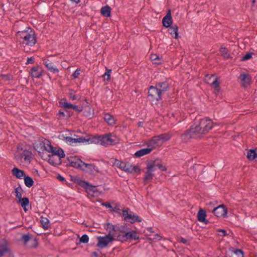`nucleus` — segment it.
Returning a JSON list of instances; mask_svg holds the SVG:
<instances>
[{
    "mask_svg": "<svg viewBox=\"0 0 257 257\" xmlns=\"http://www.w3.org/2000/svg\"><path fill=\"white\" fill-rule=\"evenodd\" d=\"M57 178L61 182L65 181V179L59 174L57 176Z\"/></svg>",
    "mask_w": 257,
    "mask_h": 257,
    "instance_id": "64",
    "label": "nucleus"
},
{
    "mask_svg": "<svg viewBox=\"0 0 257 257\" xmlns=\"http://www.w3.org/2000/svg\"><path fill=\"white\" fill-rule=\"evenodd\" d=\"M77 183L82 187L86 189L88 193L90 192L95 193L97 191V187L93 186L89 183L81 180H78Z\"/></svg>",
    "mask_w": 257,
    "mask_h": 257,
    "instance_id": "16",
    "label": "nucleus"
},
{
    "mask_svg": "<svg viewBox=\"0 0 257 257\" xmlns=\"http://www.w3.org/2000/svg\"><path fill=\"white\" fill-rule=\"evenodd\" d=\"M163 94L156 86H151L148 91L149 99L152 101H158L162 99Z\"/></svg>",
    "mask_w": 257,
    "mask_h": 257,
    "instance_id": "5",
    "label": "nucleus"
},
{
    "mask_svg": "<svg viewBox=\"0 0 257 257\" xmlns=\"http://www.w3.org/2000/svg\"><path fill=\"white\" fill-rule=\"evenodd\" d=\"M101 15L105 17L110 16L111 8L108 6H106L101 8L100 10Z\"/></svg>",
    "mask_w": 257,
    "mask_h": 257,
    "instance_id": "35",
    "label": "nucleus"
},
{
    "mask_svg": "<svg viewBox=\"0 0 257 257\" xmlns=\"http://www.w3.org/2000/svg\"><path fill=\"white\" fill-rule=\"evenodd\" d=\"M64 140L67 143L69 144V145H72L75 143V138H73L70 137H64Z\"/></svg>",
    "mask_w": 257,
    "mask_h": 257,
    "instance_id": "53",
    "label": "nucleus"
},
{
    "mask_svg": "<svg viewBox=\"0 0 257 257\" xmlns=\"http://www.w3.org/2000/svg\"><path fill=\"white\" fill-rule=\"evenodd\" d=\"M170 34L172 37L175 39H177L178 37V27L177 25H173L170 26V27L168 28Z\"/></svg>",
    "mask_w": 257,
    "mask_h": 257,
    "instance_id": "32",
    "label": "nucleus"
},
{
    "mask_svg": "<svg viewBox=\"0 0 257 257\" xmlns=\"http://www.w3.org/2000/svg\"><path fill=\"white\" fill-rule=\"evenodd\" d=\"M162 23L163 26L167 28L170 27V26L172 25L173 19L170 10L167 12L166 15L163 18Z\"/></svg>",
    "mask_w": 257,
    "mask_h": 257,
    "instance_id": "18",
    "label": "nucleus"
},
{
    "mask_svg": "<svg viewBox=\"0 0 257 257\" xmlns=\"http://www.w3.org/2000/svg\"><path fill=\"white\" fill-rule=\"evenodd\" d=\"M16 36L20 43L23 45L32 47L37 42L35 31L29 27L25 30L18 31Z\"/></svg>",
    "mask_w": 257,
    "mask_h": 257,
    "instance_id": "2",
    "label": "nucleus"
},
{
    "mask_svg": "<svg viewBox=\"0 0 257 257\" xmlns=\"http://www.w3.org/2000/svg\"><path fill=\"white\" fill-rule=\"evenodd\" d=\"M114 236L111 234V231L109 230L108 234L104 236L98 237V242L97 246L100 248L106 247L108 244L114 240Z\"/></svg>",
    "mask_w": 257,
    "mask_h": 257,
    "instance_id": "6",
    "label": "nucleus"
},
{
    "mask_svg": "<svg viewBox=\"0 0 257 257\" xmlns=\"http://www.w3.org/2000/svg\"><path fill=\"white\" fill-rule=\"evenodd\" d=\"M21 151H22V152H19L20 156L19 158L21 160L24 159V162L28 161L30 163L32 153L27 149L23 150L22 148Z\"/></svg>",
    "mask_w": 257,
    "mask_h": 257,
    "instance_id": "21",
    "label": "nucleus"
},
{
    "mask_svg": "<svg viewBox=\"0 0 257 257\" xmlns=\"http://www.w3.org/2000/svg\"><path fill=\"white\" fill-rule=\"evenodd\" d=\"M43 73V70L41 66L37 65L33 67L30 72L29 74L32 78H39Z\"/></svg>",
    "mask_w": 257,
    "mask_h": 257,
    "instance_id": "14",
    "label": "nucleus"
},
{
    "mask_svg": "<svg viewBox=\"0 0 257 257\" xmlns=\"http://www.w3.org/2000/svg\"><path fill=\"white\" fill-rule=\"evenodd\" d=\"M19 203H21L22 207L24 209L25 211L28 210L27 207L28 206L29 204V199L27 197H23L19 200Z\"/></svg>",
    "mask_w": 257,
    "mask_h": 257,
    "instance_id": "33",
    "label": "nucleus"
},
{
    "mask_svg": "<svg viewBox=\"0 0 257 257\" xmlns=\"http://www.w3.org/2000/svg\"><path fill=\"white\" fill-rule=\"evenodd\" d=\"M71 106L69 107V108H72L77 112H80L82 111V107H79L77 105H73L72 104H71Z\"/></svg>",
    "mask_w": 257,
    "mask_h": 257,
    "instance_id": "56",
    "label": "nucleus"
},
{
    "mask_svg": "<svg viewBox=\"0 0 257 257\" xmlns=\"http://www.w3.org/2000/svg\"><path fill=\"white\" fill-rule=\"evenodd\" d=\"M127 163L128 162H123L117 159H115L114 160L113 164L114 166H116L117 167L124 171V169L126 168V164H127Z\"/></svg>",
    "mask_w": 257,
    "mask_h": 257,
    "instance_id": "37",
    "label": "nucleus"
},
{
    "mask_svg": "<svg viewBox=\"0 0 257 257\" xmlns=\"http://www.w3.org/2000/svg\"><path fill=\"white\" fill-rule=\"evenodd\" d=\"M243 252L241 249H235L231 251V255L229 257H243ZM226 257H227V256Z\"/></svg>",
    "mask_w": 257,
    "mask_h": 257,
    "instance_id": "36",
    "label": "nucleus"
},
{
    "mask_svg": "<svg viewBox=\"0 0 257 257\" xmlns=\"http://www.w3.org/2000/svg\"><path fill=\"white\" fill-rule=\"evenodd\" d=\"M87 138H88L89 139L87 141L89 144H97L100 143V136L99 135H96L92 137L88 136Z\"/></svg>",
    "mask_w": 257,
    "mask_h": 257,
    "instance_id": "39",
    "label": "nucleus"
},
{
    "mask_svg": "<svg viewBox=\"0 0 257 257\" xmlns=\"http://www.w3.org/2000/svg\"><path fill=\"white\" fill-rule=\"evenodd\" d=\"M155 86L156 88L161 91L163 95L169 91L170 88V84L169 82V80L167 78H165L161 81L156 82Z\"/></svg>",
    "mask_w": 257,
    "mask_h": 257,
    "instance_id": "8",
    "label": "nucleus"
},
{
    "mask_svg": "<svg viewBox=\"0 0 257 257\" xmlns=\"http://www.w3.org/2000/svg\"><path fill=\"white\" fill-rule=\"evenodd\" d=\"M218 78L215 77L214 75H211L209 77V80L211 81V84L213 86L215 90L217 91L220 90L219 82L218 81Z\"/></svg>",
    "mask_w": 257,
    "mask_h": 257,
    "instance_id": "29",
    "label": "nucleus"
},
{
    "mask_svg": "<svg viewBox=\"0 0 257 257\" xmlns=\"http://www.w3.org/2000/svg\"><path fill=\"white\" fill-rule=\"evenodd\" d=\"M157 55L156 54H152L151 55L150 58L152 61H156Z\"/></svg>",
    "mask_w": 257,
    "mask_h": 257,
    "instance_id": "62",
    "label": "nucleus"
},
{
    "mask_svg": "<svg viewBox=\"0 0 257 257\" xmlns=\"http://www.w3.org/2000/svg\"><path fill=\"white\" fill-rule=\"evenodd\" d=\"M214 125L212 119L204 117L199 120L195 119L192 126L196 133L197 138H201L203 135L207 134Z\"/></svg>",
    "mask_w": 257,
    "mask_h": 257,
    "instance_id": "1",
    "label": "nucleus"
},
{
    "mask_svg": "<svg viewBox=\"0 0 257 257\" xmlns=\"http://www.w3.org/2000/svg\"><path fill=\"white\" fill-rule=\"evenodd\" d=\"M112 235L114 236V240L120 241L121 242L125 241V232H111Z\"/></svg>",
    "mask_w": 257,
    "mask_h": 257,
    "instance_id": "26",
    "label": "nucleus"
},
{
    "mask_svg": "<svg viewBox=\"0 0 257 257\" xmlns=\"http://www.w3.org/2000/svg\"><path fill=\"white\" fill-rule=\"evenodd\" d=\"M80 69H77L75 71V72L73 73V74H72V76L74 78H77L78 77V76L80 75Z\"/></svg>",
    "mask_w": 257,
    "mask_h": 257,
    "instance_id": "57",
    "label": "nucleus"
},
{
    "mask_svg": "<svg viewBox=\"0 0 257 257\" xmlns=\"http://www.w3.org/2000/svg\"><path fill=\"white\" fill-rule=\"evenodd\" d=\"M112 211L115 212L116 213L120 214V209L118 208L117 206H115L114 208H112Z\"/></svg>",
    "mask_w": 257,
    "mask_h": 257,
    "instance_id": "60",
    "label": "nucleus"
},
{
    "mask_svg": "<svg viewBox=\"0 0 257 257\" xmlns=\"http://www.w3.org/2000/svg\"><path fill=\"white\" fill-rule=\"evenodd\" d=\"M111 72V69H106V72L104 73V74L103 75V77L104 78V80H107V81L110 80V73Z\"/></svg>",
    "mask_w": 257,
    "mask_h": 257,
    "instance_id": "50",
    "label": "nucleus"
},
{
    "mask_svg": "<svg viewBox=\"0 0 257 257\" xmlns=\"http://www.w3.org/2000/svg\"><path fill=\"white\" fill-rule=\"evenodd\" d=\"M206 212L203 209H200L197 213V219L199 222H203L205 224L209 223V221L206 219Z\"/></svg>",
    "mask_w": 257,
    "mask_h": 257,
    "instance_id": "23",
    "label": "nucleus"
},
{
    "mask_svg": "<svg viewBox=\"0 0 257 257\" xmlns=\"http://www.w3.org/2000/svg\"><path fill=\"white\" fill-rule=\"evenodd\" d=\"M104 119L109 125H112L115 123V120L113 115L109 113H105L104 114Z\"/></svg>",
    "mask_w": 257,
    "mask_h": 257,
    "instance_id": "34",
    "label": "nucleus"
},
{
    "mask_svg": "<svg viewBox=\"0 0 257 257\" xmlns=\"http://www.w3.org/2000/svg\"><path fill=\"white\" fill-rule=\"evenodd\" d=\"M52 155L57 156L58 157L64 158L65 156V153L63 150L60 148H57L53 147L51 152Z\"/></svg>",
    "mask_w": 257,
    "mask_h": 257,
    "instance_id": "31",
    "label": "nucleus"
},
{
    "mask_svg": "<svg viewBox=\"0 0 257 257\" xmlns=\"http://www.w3.org/2000/svg\"><path fill=\"white\" fill-rule=\"evenodd\" d=\"M10 251L6 243L0 244V257L3 256L7 252Z\"/></svg>",
    "mask_w": 257,
    "mask_h": 257,
    "instance_id": "38",
    "label": "nucleus"
},
{
    "mask_svg": "<svg viewBox=\"0 0 257 257\" xmlns=\"http://www.w3.org/2000/svg\"><path fill=\"white\" fill-rule=\"evenodd\" d=\"M69 166L75 168L81 169L82 164L84 163L77 156H70L67 158Z\"/></svg>",
    "mask_w": 257,
    "mask_h": 257,
    "instance_id": "11",
    "label": "nucleus"
},
{
    "mask_svg": "<svg viewBox=\"0 0 257 257\" xmlns=\"http://www.w3.org/2000/svg\"><path fill=\"white\" fill-rule=\"evenodd\" d=\"M43 63L48 70L53 73H57L59 72L58 69L54 67L53 63L49 59H44Z\"/></svg>",
    "mask_w": 257,
    "mask_h": 257,
    "instance_id": "25",
    "label": "nucleus"
},
{
    "mask_svg": "<svg viewBox=\"0 0 257 257\" xmlns=\"http://www.w3.org/2000/svg\"><path fill=\"white\" fill-rule=\"evenodd\" d=\"M21 240L23 242V244L26 245L29 241L33 240V243L31 245V248H36L38 246V241L36 238H33L32 235L28 233V234H24L22 235Z\"/></svg>",
    "mask_w": 257,
    "mask_h": 257,
    "instance_id": "13",
    "label": "nucleus"
},
{
    "mask_svg": "<svg viewBox=\"0 0 257 257\" xmlns=\"http://www.w3.org/2000/svg\"><path fill=\"white\" fill-rule=\"evenodd\" d=\"M227 212V208L224 204L215 207L212 210V213L217 217H226Z\"/></svg>",
    "mask_w": 257,
    "mask_h": 257,
    "instance_id": "9",
    "label": "nucleus"
},
{
    "mask_svg": "<svg viewBox=\"0 0 257 257\" xmlns=\"http://www.w3.org/2000/svg\"><path fill=\"white\" fill-rule=\"evenodd\" d=\"M75 91L73 89H69V97L72 100H75L77 99L78 97L75 94Z\"/></svg>",
    "mask_w": 257,
    "mask_h": 257,
    "instance_id": "49",
    "label": "nucleus"
},
{
    "mask_svg": "<svg viewBox=\"0 0 257 257\" xmlns=\"http://www.w3.org/2000/svg\"><path fill=\"white\" fill-rule=\"evenodd\" d=\"M71 104L68 103L66 99L65 98L62 99L60 102V106L64 108H69V107L71 106Z\"/></svg>",
    "mask_w": 257,
    "mask_h": 257,
    "instance_id": "46",
    "label": "nucleus"
},
{
    "mask_svg": "<svg viewBox=\"0 0 257 257\" xmlns=\"http://www.w3.org/2000/svg\"><path fill=\"white\" fill-rule=\"evenodd\" d=\"M253 54V53L252 52H247L244 56L242 57L241 61H245L250 59L252 57Z\"/></svg>",
    "mask_w": 257,
    "mask_h": 257,
    "instance_id": "52",
    "label": "nucleus"
},
{
    "mask_svg": "<svg viewBox=\"0 0 257 257\" xmlns=\"http://www.w3.org/2000/svg\"><path fill=\"white\" fill-rule=\"evenodd\" d=\"M35 147L37 148L36 150L39 149L40 151H38V152L39 156H41V150L51 153L54 147L51 145L49 140L42 138L36 143Z\"/></svg>",
    "mask_w": 257,
    "mask_h": 257,
    "instance_id": "3",
    "label": "nucleus"
},
{
    "mask_svg": "<svg viewBox=\"0 0 257 257\" xmlns=\"http://www.w3.org/2000/svg\"><path fill=\"white\" fill-rule=\"evenodd\" d=\"M180 138L183 142H187L191 139H198L192 125L189 129L186 130L184 133L180 135Z\"/></svg>",
    "mask_w": 257,
    "mask_h": 257,
    "instance_id": "7",
    "label": "nucleus"
},
{
    "mask_svg": "<svg viewBox=\"0 0 257 257\" xmlns=\"http://www.w3.org/2000/svg\"><path fill=\"white\" fill-rule=\"evenodd\" d=\"M220 52L224 58L228 59L230 57V55L228 53L227 50L225 47H221L220 48Z\"/></svg>",
    "mask_w": 257,
    "mask_h": 257,
    "instance_id": "47",
    "label": "nucleus"
},
{
    "mask_svg": "<svg viewBox=\"0 0 257 257\" xmlns=\"http://www.w3.org/2000/svg\"><path fill=\"white\" fill-rule=\"evenodd\" d=\"M239 78L240 79L242 86L244 88L247 87L251 80L250 76L248 74L242 73L240 74Z\"/></svg>",
    "mask_w": 257,
    "mask_h": 257,
    "instance_id": "19",
    "label": "nucleus"
},
{
    "mask_svg": "<svg viewBox=\"0 0 257 257\" xmlns=\"http://www.w3.org/2000/svg\"><path fill=\"white\" fill-rule=\"evenodd\" d=\"M149 165H151L153 166V169L155 171L156 167H158L161 171H164L167 170V168L163 166V165L161 163V161L159 159L155 160L154 161H151L147 163Z\"/></svg>",
    "mask_w": 257,
    "mask_h": 257,
    "instance_id": "24",
    "label": "nucleus"
},
{
    "mask_svg": "<svg viewBox=\"0 0 257 257\" xmlns=\"http://www.w3.org/2000/svg\"><path fill=\"white\" fill-rule=\"evenodd\" d=\"M124 171L131 174H135L136 173H140L141 172L140 169L138 166L133 165L128 162L126 164Z\"/></svg>",
    "mask_w": 257,
    "mask_h": 257,
    "instance_id": "22",
    "label": "nucleus"
},
{
    "mask_svg": "<svg viewBox=\"0 0 257 257\" xmlns=\"http://www.w3.org/2000/svg\"><path fill=\"white\" fill-rule=\"evenodd\" d=\"M106 226L107 229H109V231L111 230V232H115L116 231H118V230H120L119 227H117V226H114L110 223H107L106 224Z\"/></svg>",
    "mask_w": 257,
    "mask_h": 257,
    "instance_id": "45",
    "label": "nucleus"
},
{
    "mask_svg": "<svg viewBox=\"0 0 257 257\" xmlns=\"http://www.w3.org/2000/svg\"><path fill=\"white\" fill-rule=\"evenodd\" d=\"M41 223L44 229H48L50 227L49 220L47 218L42 217Z\"/></svg>",
    "mask_w": 257,
    "mask_h": 257,
    "instance_id": "44",
    "label": "nucleus"
},
{
    "mask_svg": "<svg viewBox=\"0 0 257 257\" xmlns=\"http://www.w3.org/2000/svg\"><path fill=\"white\" fill-rule=\"evenodd\" d=\"M139 239V235L138 234V233L136 231L132 230L131 231L125 232V241L127 240H137Z\"/></svg>",
    "mask_w": 257,
    "mask_h": 257,
    "instance_id": "28",
    "label": "nucleus"
},
{
    "mask_svg": "<svg viewBox=\"0 0 257 257\" xmlns=\"http://www.w3.org/2000/svg\"><path fill=\"white\" fill-rule=\"evenodd\" d=\"M24 179L25 184L27 187L30 188L33 186L34 185V181L31 177L28 176H25Z\"/></svg>",
    "mask_w": 257,
    "mask_h": 257,
    "instance_id": "40",
    "label": "nucleus"
},
{
    "mask_svg": "<svg viewBox=\"0 0 257 257\" xmlns=\"http://www.w3.org/2000/svg\"><path fill=\"white\" fill-rule=\"evenodd\" d=\"M115 143V140L112 138V135L110 134L100 136V144L102 146L106 147Z\"/></svg>",
    "mask_w": 257,
    "mask_h": 257,
    "instance_id": "10",
    "label": "nucleus"
},
{
    "mask_svg": "<svg viewBox=\"0 0 257 257\" xmlns=\"http://www.w3.org/2000/svg\"><path fill=\"white\" fill-rule=\"evenodd\" d=\"M44 157L45 156H41V158L43 160L47 159L48 163L53 166H56L59 165L61 163V159L62 158L58 157L57 156H55V155H53L52 154L48 155H47V156H46L47 158L46 159L44 158Z\"/></svg>",
    "mask_w": 257,
    "mask_h": 257,
    "instance_id": "15",
    "label": "nucleus"
},
{
    "mask_svg": "<svg viewBox=\"0 0 257 257\" xmlns=\"http://www.w3.org/2000/svg\"><path fill=\"white\" fill-rule=\"evenodd\" d=\"M160 141L161 140L159 135L155 136L148 141L147 143L148 147H150V148H152L153 150V149L159 146L160 144Z\"/></svg>",
    "mask_w": 257,
    "mask_h": 257,
    "instance_id": "20",
    "label": "nucleus"
},
{
    "mask_svg": "<svg viewBox=\"0 0 257 257\" xmlns=\"http://www.w3.org/2000/svg\"><path fill=\"white\" fill-rule=\"evenodd\" d=\"M74 137H76L75 138V143L87 142L88 140H89L88 138H87V136H86V137H78L77 135H75Z\"/></svg>",
    "mask_w": 257,
    "mask_h": 257,
    "instance_id": "43",
    "label": "nucleus"
},
{
    "mask_svg": "<svg viewBox=\"0 0 257 257\" xmlns=\"http://www.w3.org/2000/svg\"><path fill=\"white\" fill-rule=\"evenodd\" d=\"M146 169L147 171L145 172V176L143 180L145 184H147L150 182L153 179V177L154 176V174L153 173L154 170L153 169L152 166L147 164Z\"/></svg>",
    "mask_w": 257,
    "mask_h": 257,
    "instance_id": "17",
    "label": "nucleus"
},
{
    "mask_svg": "<svg viewBox=\"0 0 257 257\" xmlns=\"http://www.w3.org/2000/svg\"><path fill=\"white\" fill-rule=\"evenodd\" d=\"M179 241L180 242L183 244H186L187 243V240L181 236L179 237Z\"/></svg>",
    "mask_w": 257,
    "mask_h": 257,
    "instance_id": "59",
    "label": "nucleus"
},
{
    "mask_svg": "<svg viewBox=\"0 0 257 257\" xmlns=\"http://www.w3.org/2000/svg\"><path fill=\"white\" fill-rule=\"evenodd\" d=\"M102 205L104 206H105L106 208H112V206L111 205V204L109 203H103L102 204Z\"/></svg>",
    "mask_w": 257,
    "mask_h": 257,
    "instance_id": "63",
    "label": "nucleus"
},
{
    "mask_svg": "<svg viewBox=\"0 0 257 257\" xmlns=\"http://www.w3.org/2000/svg\"><path fill=\"white\" fill-rule=\"evenodd\" d=\"M218 231L219 232H221V235L222 236H225L227 235V232H226V231L224 229H220Z\"/></svg>",
    "mask_w": 257,
    "mask_h": 257,
    "instance_id": "61",
    "label": "nucleus"
},
{
    "mask_svg": "<svg viewBox=\"0 0 257 257\" xmlns=\"http://www.w3.org/2000/svg\"><path fill=\"white\" fill-rule=\"evenodd\" d=\"M122 212L124 220L127 222H129L133 224L136 222H140L142 221V219L139 217V216L136 215L134 212L130 211V209L128 208L123 210Z\"/></svg>",
    "mask_w": 257,
    "mask_h": 257,
    "instance_id": "4",
    "label": "nucleus"
},
{
    "mask_svg": "<svg viewBox=\"0 0 257 257\" xmlns=\"http://www.w3.org/2000/svg\"><path fill=\"white\" fill-rule=\"evenodd\" d=\"M1 77L2 78V79L5 81H8L13 80V76L10 74H2L1 75Z\"/></svg>",
    "mask_w": 257,
    "mask_h": 257,
    "instance_id": "48",
    "label": "nucleus"
},
{
    "mask_svg": "<svg viewBox=\"0 0 257 257\" xmlns=\"http://www.w3.org/2000/svg\"><path fill=\"white\" fill-rule=\"evenodd\" d=\"M59 118L66 117L67 118L70 117L71 116V114H70V112H67V114H65L63 111L59 110L58 113L57 114Z\"/></svg>",
    "mask_w": 257,
    "mask_h": 257,
    "instance_id": "54",
    "label": "nucleus"
},
{
    "mask_svg": "<svg viewBox=\"0 0 257 257\" xmlns=\"http://www.w3.org/2000/svg\"><path fill=\"white\" fill-rule=\"evenodd\" d=\"M152 151V148H150V147H148L147 148H143L137 151L135 154V156L136 158H140L145 155L149 154Z\"/></svg>",
    "mask_w": 257,
    "mask_h": 257,
    "instance_id": "27",
    "label": "nucleus"
},
{
    "mask_svg": "<svg viewBox=\"0 0 257 257\" xmlns=\"http://www.w3.org/2000/svg\"><path fill=\"white\" fill-rule=\"evenodd\" d=\"M12 174L18 179H22L25 176V172L17 167L14 168L12 170Z\"/></svg>",
    "mask_w": 257,
    "mask_h": 257,
    "instance_id": "30",
    "label": "nucleus"
},
{
    "mask_svg": "<svg viewBox=\"0 0 257 257\" xmlns=\"http://www.w3.org/2000/svg\"><path fill=\"white\" fill-rule=\"evenodd\" d=\"M35 62V59L33 57L28 58L26 64H33Z\"/></svg>",
    "mask_w": 257,
    "mask_h": 257,
    "instance_id": "58",
    "label": "nucleus"
},
{
    "mask_svg": "<svg viewBox=\"0 0 257 257\" xmlns=\"http://www.w3.org/2000/svg\"><path fill=\"white\" fill-rule=\"evenodd\" d=\"M22 189L21 187H17L15 189L16 197L20 200L22 198Z\"/></svg>",
    "mask_w": 257,
    "mask_h": 257,
    "instance_id": "51",
    "label": "nucleus"
},
{
    "mask_svg": "<svg viewBox=\"0 0 257 257\" xmlns=\"http://www.w3.org/2000/svg\"><path fill=\"white\" fill-rule=\"evenodd\" d=\"M247 158L249 160H253L257 158V153L254 150H250L247 152Z\"/></svg>",
    "mask_w": 257,
    "mask_h": 257,
    "instance_id": "42",
    "label": "nucleus"
},
{
    "mask_svg": "<svg viewBox=\"0 0 257 257\" xmlns=\"http://www.w3.org/2000/svg\"><path fill=\"white\" fill-rule=\"evenodd\" d=\"M159 136L161 141L162 140L163 142H166L170 140L172 137V135L169 133H166L160 134L159 135Z\"/></svg>",
    "mask_w": 257,
    "mask_h": 257,
    "instance_id": "41",
    "label": "nucleus"
},
{
    "mask_svg": "<svg viewBox=\"0 0 257 257\" xmlns=\"http://www.w3.org/2000/svg\"><path fill=\"white\" fill-rule=\"evenodd\" d=\"M81 170L92 175H96L99 173L98 167L94 164H87L84 162L82 164Z\"/></svg>",
    "mask_w": 257,
    "mask_h": 257,
    "instance_id": "12",
    "label": "nucleus"
},
{
    "mask_svg": "<svg viewBox=\"0 0 257 257\" xmlns=\"http://www.w3.org/2000/svg\"><path fill=\"white\" fill-rule=\"evenodd\" d=\"M88 236L87 234H83L80 238V242L83 243H86L88 242Z\"/></svg>",
    "mask_w": 257,
    "mask_h": 257,
    "instance_id": "55",
    "label": "nucleus"
}]
</instances>
